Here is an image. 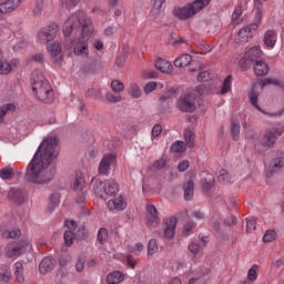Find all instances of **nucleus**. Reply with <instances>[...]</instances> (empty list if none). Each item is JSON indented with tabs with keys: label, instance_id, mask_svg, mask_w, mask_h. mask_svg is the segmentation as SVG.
Instances as JSON below:
<instances>
[{
	"label": "nucleus",
	"instance_id": "nucleus-1",
	"mask_svg": "<svg viewBox=\"0 0 284 284\" xmlns=\"http://www.w3.org/2000/svg\"><path fill=\"white\" fill-rule=\"evenodd\" d=\"M57 145H59L57 136H49L39 145L33 159L27 165L26 176L29 183L45 185L54 179V169L50 163L59 156Z\"/></svg>",
	"mask_w": 284,
	"mask_h": 284
},
{
	"label": "nucleus",
	"instance_id": "nucleus-2",
	"mask_svg": "<svg viewBox=\"0 0 284 284\" xmlns=\"http://www.w3.org/2000/svg\"><path fill=\"white\" fill-rule=\"evenodd\" d=\"M77 28H82V37L72 40L71 47L73 54H75V57H81L82 59H88V57H90L88 41L94 33V24H92V19H90V17H88L83 11L72 13L64 22V37H70V34H72V30H77Z\"/></svg>",
	"mask_w": 284,
	"mask_h": 284
},
{
	"label": "nucleus",
	"instance_id": "nucleus-3",
	"mask_svg": "<svg viewBox=\"0 0 284 284\" xmlns=\"http://www.w3.org/2000/svg\"><path fill=\"white\" fill-rule=\"evenodd\" d=\"M31 85L36 94V98L43 103H52L54 101V91L50 85V82L45 80L43 72L36 69L31 73Z\"/></svg>",
	"mask_w": 284,
	"mask_h": 284
},
{
	"label": "nucleus",
	"instance_id": "nucleus-4",
	"mask_svg": "<svg viewBox=\"0 0 284 284\" xmlns=\"http://www.w3.org/2000/svg\"><path fill=\"white\" fill-rule=\"evenodd\" d=\"M91 190L97 196L108 201V199H112V196L119 194V183H116L114 179H109L103 182L101 179L94 178L91 181Z\"/></svg>",
	"mask_w": 284,
	"mask_h": 284
},
{
	"label": "nucleus",
	"instance_id": "nucleus-5",
	"mask_svg": "<svg viewBox=\"0 0 284 284\" xmlns=\"http://www.w3.org/2000/svg\"><path fill=\"white\" fill-rule=\"evenodd\" d=\"M210 1L212 0H195L183 7H174L173 14L176 19H180V21H187V19H192L196 12H201L205 6H209Z\"/></svg>",
	"mask_w": 284,
	"mask_h": 284
},
{
	"label": "nucleus",
	"instance_id": "nucleus-6",
	"mask_svg": "<svg viewBox=\"0 0 284 284\" xmlns=\"http://www.w3.org/2000/svg\"><path fill=\"white\" fill-rule=\"evenodd\" d=\"M205 91L204 85H199L195 90L184 92L179 101L178 108L182 112H194L196 110V97H201Z\"/></svg>",
	"mask_w": 284,
	"mask_h": 284
},
{
	"label": "nucleus",
	"instance_id": "nucleus-7",
	"mask_svg": "<svg viewBox=\"0 0 284 284\" xmlns=\"http://www.w3.org/2000/svg\"><path fill=\"white\" fill-rule=\"evenodd\" d=\"M262 16L261 11L256 13V21L247 27L242 28L235 36V43H247L250 39H253L254 32L258 30L261 26Z\"/></svg>",
	"mask_w": 284,
	"mask_h": 284
},
{
	"label": "nucleus",
	"instance_id": "nucleus-8",
	"mask_svg": "<svg viewBox=\"0 0 284 284\" xmlns=\"http://www.w3.org/2000/svg\"><path fill=\"white\" fill-rule=\"evenodd\" d=\"M59 34V24L51 23L42 27L37 33V41L42 45H48L50 41H54Z\"/></svg>",
	"mask_w": 284,
	"mask_h": 284
},
{
	"label": "nucleus",
	"instance_id": "nucleus-9",
	"mask_svg": "<svg viewBox=\"0 0 284 284\" xmlns=\"http://www.w3.org/2000/svg\"><path fill=\"white\" fill-rule=\"evenodd\" d=\"M28 250H32V244L28 240L11 242L6 246L4 254L8 258H17Z\"/></svg>",
	"mask_w": 284,
	"mask_h": 284
},
{
	"label": "nucleus",
	"instance_id": "nucleus-10",
	"mask_svg": "<svg viewBox=\"0 0 284 284\" xmlns=\"http://www.w3.org/2000/svg\"><path fill=\"white\" fill-rule=\"evenodd\" d=\"M116 161V156L114 154L110 153L102 158L100 161L98 172L99 174H102L103 176H108L110 174V170H112V165H114V162Z\"/></svg>",
	"mask_w": 284,
	"mask_h": 284
},
{
	"label": "nucleus",
	"instance_id": "nucleus-11",
	"mask_svg": "<svg viewBox=\"0 0 284 284\" xmlns=\"http://www.w3.org/2000/svg\"><path fill=\"white\" fill-rule=\"evenodd\" d=\"M47 51L55 65H61V63H63V51L61 50V44H59V42L48 44Z\"/></svg>",
	"mask_w": 284,
	"mask_h": 284
},
{
	"label": "nucleus",
	"instance_id": "nucleus-12",
	"mask_svg": "<svg viewBox=\"0 0 284 284\" xmlns=\"http://www.w3.org/2000/svg\"><path fill=\"white\" fill-rule=\"evenodd\" d=\"M65 227H68L69 231L64 232V243L68 247L74 243V239H77V222L73 220H67L64 221Z\"/></svg>",
	"mask_w": 284,
	"mask_h": 284
},
{
	"label": "nucleus",
	"instance_id": "nucleus-13",
	"mask_svg": "<svg viewBox=\"0 0 284 284\" xmlns=\"http://www.w3.org/2000/svg\"><path fill=\"white\" fill-rule=\"evenodd\" d=\"M106 207L111 212H114V210L116 212H123V210L128 207V202H125V199L123 197V195H119V196L115 195L108 201Z\"/></svg>",
	"mask_w": 284,
	"mask_h": 284
},
{
	"label": "nucleus",
	"instance_id": "nucleus-14",
	"mask_svg": "<svg viewBox=\"0 0 284 284\" xmlns=\"http://www.w3.org/2000/svg\"><path fill=\"white\" fill-rule=\"evenodd\" d=\"M161 223V220L159 219V212L156 211V207L154 204H146V224L150 227H156Z\"/></svg>",
	"mask_w": 284,
	"mask_h": 284
},
{
	"label": "nucleus",
	"instance_id": "nucleus-15",
	"mask_svg": "<svg viewBox=\"0 0 284 284\" xmlns=\"http://www.w3.org/2000/svg\"><path fill=\"white\" fill-rule=\"evenodd\" d=\"M283 132L278 130H268L265 132L263 139H262V145L264 148H274V144L276 143L278 136H281Z\"/></svg>",
	"mask_w": 284,
	"mask_h": 284
},
{
	"label": "nucleus",
	"instance_id": "nucleus-16",
	"mask_svg": "<svg viewBox=\"0 0 284 284\" xmlns=\"http://www.w3.org/2000/svg\"><path fill=\"white\" fill-rule=\"evenodd\" d=\"M21 1L23 0H7L0 3V14H10V12H14V10L21 6Z\"/></svg>",
	"mask_w": 284,
	"mask_h": 284
},
{
	"label": "nucleus",
	"instance_id": "nucleus-17",
	"mask_svg": "<svg viewBox=\"0 0 284 284\" xmlns=\"http://www.w3.org/2000/svg\"><path fill=\"white\" fill-rule=\"evenodd\" d=\"M9 199L13 201V203H18L21 205L28 199V192L23 189H11L9 191Z\"/></svg>",
	"mask_w": 284,
	"mask_h": 284
},
{
	"label": "nucleus",
	"instance_id": "nucleus-18",
	"mask_svg": "<svg viewBox=\"0 0 284 284\" xmlns=\"http://www.w3.org/2000/svg\"><path fill=\"white\" fill-rule=\"evenodd\" d=\"M176 217L172 216L165 220L164 222V239L171 240L174 239V232L176 230Z\"/></svg>",
	"mask_w": 284,
	"mask_h": 284
},
{
	"label": "nucleus",
	"instance_id": "nucleus-19",
	"mask_svg": "<svg viewBox=\"0 0 284 284\" xmlns=\"http://www.w3.org/2000/svg\"><path fill=\"white\" fill-rule=\"evenodd\" d=\"M54 270V260L50 256L42 258L39 264L40 274H48Z\"/></svg>",
	"mask_w": 284,
	"mask_h": 284
},
{
	"label": "nucleus",
	"instance_id": "nucleus-20",
	"mask_svg": "<svg viewBox=\"0 0 284 284\" xmlns=\"http://www.w3.org/2000/svg\"><path fill=\"white\" fill-rule=\"evenodd\" d=\"M270 72V65L263 60H256L254 64V73L256 77H265Z\"/></svg>",
	"mask_w": 284,
	"mask_h": 284
},
{
	"label": "nucleus",
	"instance_id": "nucleus-21",
	"mask_svg": "<svg viewBox=\"0 0 284 284\" xmlns=\"http://www.w3.org/2000/svg\"><path fill=\"white\" fill-rule=\"evenodd\" d=\"M264 45L266 48H274V45H276V31L274 30H267L265 33H264Z\"/></svg>",
	"mask_w": 284,
	"mask_h": 284
},
{
	"label": "nucleus",
	"instance_id": "nucleus-22",
	"mask_svg": "<svg viewBox=\"0 0 284 284\" xmlns=\"http://www.w3.org/2000/svg\"><path fill=\"white\" fill-rule=\"evenodd\" d=\"M124 278H125V275H123L122 272L114 271V272L110 273L109 275H106V283L108 284H119V283H123Z\"/></svg>",
	"mask_w": 284,
	"mask_h": 284
},
{
	"label": "nucleus",
	"instance_id": "nucleus-23",
	"mask_svg": "<svg viewBox=\"0 0 284 284\" xmlns=\"http://www.w3.org/2000/svg\"><path fill=\"white\" fill-rule=\"evenodd\" d=\"M245 61H258L261 59V47L251 48L244 55Z\"/></svg>",
	"mask_w": 284,
	"mask_h": 284
},
{
	"label": "nucleus",
	"instance_id": "nucleus-24",
	"mask_svg": "<svg viewBox=\"0 0 284 284\" xmlns=\"http://www.w3.org/2000/svg\"><path fill=\"white\" fill-rule=\"evenodd\" d=\"M156 70H160V72H163L164 74H170L172 72V63L168 62V60L164 59H158L155 62Z\"/></svg>",
	"mask_w": 284,
	"mask_h": 284
},
{
	"label": "nucleus",
	"instance_id": "nucleus-25",
	"mask_svg": "<svg viewBox=\"0 0 284 284\" xmlns=\"http://www.w3.org/2000/svg\"><path fill=\"white\" fill-rule=\"evenodd\" d=\"M192 63V55L185 53L180 55L178 59L174 61L175 68H187Z\"/></svg>",
	"mask_w": 284,
	"mask_h": 284
},
{
	"label": "nucleus",
	"instance_id": "nucleus-26",
	"mask_svg": "<svg viewBox=\"0 0 284 284\" xmlns=\"http://www.w3.org/2000/svg\"><path fill=\"white\" fill-rule=\"evenodd\" d=\"M183 190H184V199H185V201H192V199L194 197V181L193 180H189L183 185Z\"/></svg>",
	"mask_w": 284,
	"mask_h": 284
},
{
	"label": "nucleus",
	"instance_id": "nucleus-27",
	"mask_svg": "<svg viewBox=\"0 0 284 284\" xmlns=\"http://www.w3.org/2000/svg\"><path fill=\"white\" fill-rule=\"evenodd\" d=\"M271 172H266L267 176H272L274 172H281L282 168H284V160L282 158H276L271 162Z\"/></svg>",
	"mask_w": 284,
	"mask_h": 284
},
{
	"label": "nucleus",
	"instance_id": "nucleus-28",
	"mask_svg": "<svg viewBox=\"0 0 284 284\" xmlns=\"http://www.w3.org/2000/svg\"><path fill=\"white\" fill-rule=\"evenodd\" d=\"M17 110V105L10 102L0 106V123H3V119H6V114H10V112H14Z\"/></svg>",
	"mask_w": 284,
	"mask_h": 284
},
{
	"label": "nucleus",
	"instance_id": "nucleus-29",
	"mask_svg": "<svg viewBox=\"0 0 284 284\" xmlns=\"http://www.w3.org/2000/svg\"><path fill=\"white\" fill-rule=\"evenodd\" d=\"M83 187H85V175H83V173L79 172L75 174L73 190H75V192H81V190H83Z\"/></svg>",
	"mask_w": 284,
	"mask_h": 284
},
{
	"label": "nucleus",
	"instance_id": "nucleus-30",
	"mask_svg": "<svg viewBox=\"0 0 284 284\" xmlns=\"http://www.w3.org/2000/svg\"><path fill=\"white\" fill-rule=\"evenodd\" d=\"M12 72V65L3 58V52L0 51V74H10Z\"/></svg>",
	"mask_w": 284,
	"mask_h": 284
},
{
	"label": "nucleus",
	"instance_id": "nucleus-31",
	"mask_svg": "<svg viewBox=\"0 0 284 284\" xmlns=\"http://www.w3.org/2000/svg\"><path fill=\"white\" fill-rule=\"evenodd\" d=\"M13 272H14L16 281H18V283H23L26 281V278L23 277V264L21 262L14 263Z\"/></svg>",
	"mask_w": 284,
	"mask_h": 284
},
{
	"label": "nucleus",
	"instance_id": "nucleus-32",
	"mask_svg": "<svg viewBox=\"0 0 284 284\" xmlns=\"http://www.w3.org/2000/svg\"><path fill=\"white\" fill-rule=\"evenodd\" d=\"M201 185L204 192H210L211 187H214V175L206 174V176L202 179Z\"/></svg>",
	"mask_w": 284,
	"mask_h": 284
},
{
	"label": "nucleus",
	"instance_id": "nucleus-33",
	"mask_svg": "<svg viewBox=\"0 0 284 284\" xmlns=\"http://www.w3.org/2000/svg\"><path fill=\"white\" fill-rule=\"evenodd\" d=\"M129 94L132 97V99H141V94H143V92L141 91L139 84L132 82L129 85Z\"/></svg>",
	"mask_w": 284,
	"mask_h": 284
},
{
	"label": "nucleus",
	"instance_id": "nucleus-34",
	"mask_svg": "<svg viewBox=\"0 0 284 284\" xmlns=\"http://www.w3.org/2000/svg\"><path fill=\"white\" fill-rule=\"evenodd\" d=\"M184 139L187 148H194V131L192 129L184 130Z\"/></svg>",
	"mask_w": 284,
	"mask_h": 284
},
{
	"label": "nucleus",
	"instance_id": "nucleus-35",
	"mask_svg": "<svg viewBox=\"0 0 284 284\" xmlns=\"http://www.w3.org/2000/svg\"><path fill=\"white\" fill-rule=\"evenodd\" d=\"M258 278V265L254 264L247 272V281L254 283Z\"/></svg>",
	"mask_w": 284,
	"mask_h": 284
},
{
	"label": "nucleus",
	"instance_id": "nucleus-36",
	"mask_svg": "<svg viewBox=\"0 0 284 284\" xmlns=\"http://www.w3.org/2000/svg\"><path fill=\"white\" fill-rule=\"evenodd\" d=\"M156 252H159V243L155 239H152L149 241L148 244V257L150 258V256H154Z\"/></svg>",
	"mask_w": 284,
	"mask_h": 284
},
{
	"label": "nucleus",
	"instance_id": "nucleus-37",
	"mask_svg": "<svg viewBox=\"0 0 284 284\" xmlns=\"http://www.w3.org/2000/svg\"><path fill=\"white\" fill-rule=\"evenodd\" d=\"M231 134L234 141H239V134H241V123L239 121L231 123Z\"/></svg>",
	"mask_w": 284,
	"mask_h": 284
},
{
	"label": "nucleus",
	"instance_id": "nucleus-38",
	"mask_svg": "<svg viewBox=\"0 0 284 284\" xmlns=\"http://www.w3.org/2000/svg\"><path fill=\"white\" fill-rule=\"evenodd\" d=\"M250 97V103L256 108V110H258L260 112H262L263 110L261 109V106L258 105V92H256L255 90H252L248 94Z\"/></svg>",
	"mask_w": 284,
	"mask_h": 284
},
{
	"label": "nucleus",
	"instance_id": "nucleus-39",
	"mask_svg": "<svg viewBox=\"0 0 284 284\" xmlns=\"http://www.w3.org/2000/svg\"><path fill=\"white\" fill-rule=\"evenodd\" d=\"M230 90H232V75H227L224 79L220 94H227V92H230Z\"/></svg>",
	"mask_w": 284,
	"mask_h": 284
},
{
	"label": "nucleus",
	"instance_id": "nucleus-40",
	"mask_svg": "<svg viewBox=\"0 0 284 284\" xmlns=\"http://www.w3.org/2000/svg\"><path fill=\"white\" fill-rule=\"evenodd\" d=\"M185 150H187V148L185 146V142L183 141H176L171 146V152L175 153L185 152Z\"/></svg>",
	"mask_w": 284,
	"mask_h": 284
},
{
	"label": "nucleus",
	"instance_id": "nucleus-41",
	"mask_svg": "<svg viewBox=\"0 0 284 284\" xmlns=\"http://www.w3.org/2000/svg\"><path fill=\"white\" fill-rule=\"evenodd\" d=\"M10 278V266H4L0 273V283H9Z\"/></svg>",
	"mask_w": 284,
	"mask_h": 284
},
{
	"label": "nucleus",
	"instance_id": "nucleus-42",
	"mask_svg": "<svg viewBox=\"0 0 284 284\" xmlns=\"http://www.w3.org/2000/svg\"><path fill=\"white\" fill-rule=\"evenodd\" d=\"M187 250H189V252H191V254L196 256L197 254L201 253V250H203V248L201 247V244L192 241V242L189 243Z\"/></svg>",
	"mask_w": 284,
	"mask_h": 284
},
{
	"label": "nucleus",
	"instance_id": "nucleus-43",
	"mask_svg": "<svg viewBox=\"0 0 284 284\" xmlns=\"http://www.w3.org/2000/svg\"><path fill=\"white\" fill-rule=\"evenodd\" d=\"M277 233L274 230H267L264 233L263 241L264 243H272L273 241H276Z\"/></svg>",
	"mask_w": 284,
	"mask_h": 284
},
{
	"label": "nucleus",
	"instance_id": "nucleus-44",
	"mask_svg": "<svg viewBox=\"0 0 284 284\" xmlns=\"http://www.w3.org/2000/svg\"><path fill=\"white\" fill-rule=\"evenodd\" d=\"M219 183H222L223 185H227L230 183V173H227L226 170H221L217 175Z\"/></svg>",
	"mask_w": 284,
	"mask_h": 284
},
{
	"label": "nucleus",
	"instance_id": "nucleus-45",
	"mask_svg": "<svg viewBox=\"0 0 284 284\" xmlns=\"http://www.w3.org/2000/svg\"><path fill=\"white\" fill-rule=\"evenodd\" d=\"M143 250H145V246H143V243L140 242L129 247V252L135 256H140Z\"/></svg>",
	"mask_w": 284,
	"mask_h": 284
},
{
	"label": "nucleus",
	"instance_id": "nucleus-46",
	"mask_svg": "<svg viewBox=\"0 0 284 284\" xmlns=\"http://www.w3.org/2000/svg\"><path fill=\"white\" fill-rule=\"evenodd\" d=\"M2 236L3 239H19V236H21V231L19 229L4 231Z\"/></svg>",
	"mask_w": 284,
	"mask_h": 284
},
{
	"label": "nucleus",
	"instance_id": "nucleus-47",
	"mask_svg": "<svg viewBox=\"0 0 284 284\" xmlns=\"http://www.w3.org/2000/svg\"><path fill=\"white\" fill-rule=\"evenodd\" d=\"M111 88H112L113 92H116L118 94L123 92V90H125V85L123 84V82H121L119 80H113L111 82Z\"/></svg>",
	"mask_w": 284,
	"mask_h": 284
},
{
	"label": "nucleus",
	"instance_id": "nucleus-48",
	"mask_svg": "<svg viewBox=\"0 0 284 284\" xmlns=\"http://www.w3.org/2000/svg\"><path fill=\"white\" fill-rule=\"evenodd\" d=\"M242 14L243 8L241 6L235 7L234 12L232 14V21L235 23H240Z\"/></svg>",
	"mask_w": 284,
	"mask_h": 284
},
{
	"label": "nucleus",
	"instance_id": "nucleus-49",
	"mask_svg": "<svg viewBox=\"0 0 284 284\" xmlns=\"http://www.w3.org/2000/svg\"><path fill=\"white\" fill-rule=\"evenodd\" d=\"M85 97H88V99H93V100L101 99V90H99V89H89L85 92Z\"/></svg>",
	"mask_w": 284,
	"mask_h": 284
},
{
	"label": "nucleus",
	"instance_id": "nucleus-50",
	"mask_svg": "<svg viewBox=\"0 0 284 284\" xmlns=\"http://www.w3.org/2000/svg\"><path fill=\"white\" fill-rule=\"evenodd\" d=\"M84 268H85V256L80 255L75 263V271L81 273V272H83Z\"/></svg>",
	"mask_w": 284,
	"mask_h": 284
},
{
	"label": "nucleus",
	"instance_id": "nucleus-51",
	"mask_svg": "<svg viewBox=\"0 0 284 284\" xmlns=\"http://www.w3.org/2000/svg\"><path fill=\"white\" fill-rule=\"evenodd\" d=\"M105 99L109 103H121L123 101V97L121 95H115L113 93H106Z\"/></svg>",
	"mask_w": 284,
	"mask_h": 284
},
{
	"label": "nucleus",
	"instance_id": "nucleus-52",
	"mask_svg": "<svg viewBox=\"0 0 284 284\" xmlns=\"http://www.w3.org/2000/svg\"><path fill=\"white\" fill-rule=\"evenodd\" d=\"M13 174H14V172L12 171V169L0 170V179H3V181H8V180L12 179Z\"/></svg>",
	"mask_w": 284,
	"mask_h": 284
},
{
	"label": "nucleus",
	"instance_id": "nucleus-53",
	"mask_svg": "<svg viewBox=\"0 0 284 284\" xmlns=\"http://www.w3.org/2000/svg\"><path fill=\"white\" fill-rule=\"evenodd\" d=\"M194 227H196V224L194 222H189V223L184 224L183 235L190 236V234H192V232L194 231Z\"/></svg>",
	"mask_w": 284,
	"mask_h": 284
},
{
	"label": "nucleus",
	"instance_id": "nucleus-54",
	"mask_svg": "<svg viewBox=\"0 0 284 284\" xmlns=\"http://www.w3.org/2000/svg\"><path fill=\"white\" fill-rule=\"evenodd\" d=\"M256 230V219L247 217L246 219V232H254Z\"/></svg>",
	"mask_w": 284,
	"mask_h": 284
},
{
	"label": "nucleus",
	"instance_id": "nucleus-55",
	"mask_svg": "<svg viewBox=\"0 0 284 284\" xmlns=\"http://www.w3.org/2000/svg\"><path fill=\"white\" fill-rule=\"evenodd\" d=\"M98 241L101 245L108 241V231L105 229H100L98 232Z\"/></svg>",
	"mask_w": 284,
	"mask_h": 284
},
{
	"label": "nucleus",
	"instance_id": "nucleus-56",
	"mask_svg": "<svg viewBox=\"0 0 284 284\" xmlns=\"http://www.w3.org/2000/svg\"><path fill=\"white\" fill-rule=\"evenodd\" d=\"M28 63H43V53H36L28 59Z\"/></svg>",
	"mask_w": 284,
	"mask_h": 284
},
{
	"label": "nucleus",
	"instance_id": "nucleus-57",
	"mask_svg": "<svg viewBox=\"0 0 284 284\" xmlns=\"http://www.w3.org/2000/svg\"><path fill=\"white\" fill-rule=\"evenodd\" d=\"M28 45H30V42L22 40V41L16 43L12 47V50H13V52H19V50H23V49L28 48Z\"/></svg>",
	"mask_w": 284,
	"mask_h": 284
},
{
	"label": "nucleus",
	"instance_id": "nucleus-58",
	"mask_svg": "<svg viewBox=\"0 0 284 284\" xmlns=\"http://www.w3.org/2000/svg\"><path fill=\"white\" fill-rule=\"evenodd\" d=\"M43 12V0H36V7L33 9V14L39 17Z\"/></svg>",
	"mask_w": 284,
	"mask_h": 284
},
{
	"label": "nucleus",
	"instance_id": "nucleus-59",
	"mask_svg": "<svg viewBox=\"0 0 284 284\" xmlns=\"http://www.w3.org/2000/svg\"><path fill=\"white\" fill-rule=\"evenodd\" d=\"M138 262H139V260L134 258L132 255H126V257H125L126 265H129V267H131L132 270H134V267H136Z\"/></svg>",
	"mask_w": 284,
	"mask_h": 284
},
{
	"label": "nucleus",
	"instance_id": "nucleus-60",
	"mask_svg": "<svg viewBox=\"0 0 284 284\" xmlns=\"http://www.w3.org/2000/svg\"><path fill=\"white\" fill-rule=\"evenodd\" d=\"M143 79H156L158 74L153 70H144L141 72Z\"/></svg>",
	"mask_w": 284,
	"mask_h": 284
},
{
	"label": "nucleus",
	"instance_id": "nucleus-61",
	"mask_svg": "<svg viewBox=\"0 0 284 284\" xmlns=\"http://www.w3.org/2000/svg\"><path fill=\"white\" fill-rule=\"evenodd\" d=\"M156 90V82H149L144 85V93L150 94Z\"/></svg>",
	"mask_w": 284,
	"mask_h": 284
},
{
	"label": "nucleus",
	"instance_id": "nucleus-62",
	"mask_svg": "<svg viewBox=\"0 0 284 284\" xmlns=\"http://www.w3.org/2000/svg\"><path fill=\"white\" fill-rule=\"evenodd\" d=\"M65 8H75L81 0H60Z\"/></svg>",
	"mask_w": 284,
	"mask_h": 284
},
{
	"label": "nucleus",
	"instance_id": "nucleus-63",
	"mask_svg": "<svg viewBox=\"0 0 284 284\" xmlns=\"http://www.w3.org/2000/svg\"><path fill=\"white\" fill-rule=\"evenodd\" d=\"M163 132V128L160 124H155L152 129V136L153 139H156V136H160V134Z\"/></svg>",
	"mask_w": 284,
	"mask_h": 284
},
{
	"label": "nucleus",
	"instance_id": "nucleus-64",
	"mask_svg": "<svg viewBox=\"0 0 284 284\" xmlns=\"http://www.w3.org/2000/svg\"><path fill=\"white\" fill-rule=\"evenodd\" d=\"M209 79H210V72H207V71H202L197 75V81H200V82L207 81Z\"/></svg>",
	"mask_w": 284,
	"mask_h": 284
}]
</instances>
